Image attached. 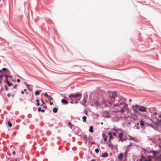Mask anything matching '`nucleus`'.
Instances as JSON below:
<instances>
[{"label":"nucleus","instance_id":"40","mask_svg":"<svg viewBox=\"0 0 161 161\" xmlns=\"http://www.w3.org/2000/svg\"><path fill=\"white\" fill-rule=\"evenodd\" d=\"M113 135H114V136H116V134L115 133H113Z\"/></svg>","mask_w":161,"mask_h":161},{"label":"nucleus","instance_id":"3","mask_svg":"<svg viewBox=\"0 0 161 161\" xmlns=\"http://www.w3.org/2000/svg\"><path fill=\"white\" fill-rule=\"evenodd\" d=\"M82 96V94L80 93H78L76 94H70L69 97L70 99L71 100H72V99L71 98V97H73L74 98L76 99L77 98H78L79 100H80L81 97V96Z\"/></svg>","mask_w":161,"mask_h":161},{"label":"nucleus","instance_id":"2","mask_svg":"<svg viewBox=\"0 0 161 161\" xmlns=\"http://www.w3.org/2000/svg\"><path fill=\"white\" fill-rule=\"evenodd\" d=\"M133 107L135 108L133 110L135 113H137L138 111L141 112H147L146 109L147 108L143 106H139L138 105H136L133 106Z\"/></svg>","mask_w":161,"mask_h":161},{"label":"nucleus","instance_id":"4","mask_svg":"<svg viewBox=\"0 0 161 161\" xmlns=\"http://www.w3.org/2000/svg\"><path fill=\"white\" fill-rule=\"evenodd\" d=\"M117 97L116 93L115 92H113L110 95V97L112 98L111 101L112 102L114 101V99Z\"/></svg>","mask_w":161,"mask_h":161},{"label":"nucleus","instance_id":"46","mask_svg":"<svg viewBox=\"0 0 161 161\" xmlns=\"http://www.w3.org/2000/svg\"><path fill=\"white\" fill-rule=\"evenodd\" d=\"M26 86H27L28 87H29V86L28 84H27Z\"/></svg>","mask_w":161,"mask_h":161},{"label":"nucleus","instance_id":"51","mask_svg":"<svg viewBox=\"0 0 161 161\" xmlns=\"http://www.w3.org/2000/svg\"><path fill=\"white\" fill-rule=\"evenodd\" d=\"M160 122H161V119L160 120Z\"/></svg>","mask_w":161,"mask_h":161},{"label":"nucleus","instance_id":"20","mask_svg":"<svg viewBox=\"0 0 161 161\" xmlns=\"http://www.w3.org/2000/svg\"><path fill=\"white\" fill-rule=\"evenodd\" d=\"M8 126L9 127H11L12 126V124L10 123V122L9 121H8Z\"/></svg>","mask_w":161,"mask_h":161},{"label":"nucleus","instance_id":"32","mask_svg":"<svg viewBox=\"0 0 161 161\" xmlns=\"http://www.w3.org/2000/svg\"><path fill=\"white\" fill-rule=\"evenodd\" d=\"M17 86V85H15L14 86H13V88L14 89H15L16 88V87Z\"/></svg>","mask_w":161,"mask_h":161},{"label":"nucleus","instance_id":"31","mask_svg":"<svg viewBox=\"0 0 161 161\" xmlns=\"http://www.w3.org/2000/svg\"><path fill=\"white\" fill-rule=\"evenodd\" d=\"M4 87H5V90H8V88L7 87V86H6V85H5V86H4Z\"/></svg>","mask_w":161,"mask_h":161},{"label":"nucleus","instance_id":"49","mask_svg":"<svg viewBox=\"0 0 161 161\" xmlns=\"http://www.w3.org/2000/svg\"><path fill=\"white\" fill-rule=\"evenodd\" d=\"M159 118H161V115H159Z\"/></svg>","mask_w":161,"mask_h":161},{"label":"nucleus","instance_id":"45","mask_svg":"<svg viewBox=\"0 0 161 161\" xmlns=\"http://www.w3.org/2000/svg\"><path fill=\"white\" fill-rule=\"evenodd\" d=\"M129 101L130 102H131V101H132V100L131 99H129Z\"/></svg>","mask_w":161,"mask_h":161},{"label":"nucleus","instance_id":"57","mask_svg":"<svg viewBox=\"0 0 161 161\" xmlns=\"http://www.w3.org/2000/svg\"><path fill=\"white\" fill-rule=\"evenodd\" d=\"M15 161H17L16 160Z\"/></svg>","mask_w":161,"mask_h":161},{"label":"nucleus","instance_id":"19","mask_svg":"<svg viewBox=\"0 0 161 161\" xmlns=\"http://www.w3.org/2000/svg\"><path fill=\"white\" fill-rule=\"evenodd\" d=\"M7 84L8 85V86H11V85H13V84L10 83L9 82V81H7Z\"/></svg>","mask_w":161,"mask_h":161},{"label":"nucleus","instance_id":"15","mask_svg":"<svg viewBox=\"0 0 161 161\" xmlns=\"http://www.w3.org/2000/svg\"><path fill=\"white\" fill-rule=\"evenodd\" d=\"M82 119L83 121L85 122L86 121V116H83L82 117Z\"/></svg>","mask_w":161,"mask_h":161},{"label":"nucleus","instance_id":"56","mask_svg":"<svg viewBox=\"0 0 161 161\" xmlns=\"http://www.w3.org/2000/svg\"><path fill=\"white\" fill-rule=\"evenodd\" d=\"M88 158H89V157H88Z\"/></svg>","mask_w":161,"mask_h":161},{"label":"nucleus","instance_id":"43","mask_svg":"<svg viewBox=\"0 0 161 161\" xmlns=\"http://www.w3.org/2000/svg\"><path fill=\"white\" fill-rule=\"evenodd\" d=\"M5 82H6L7 83V81H8V79H6V80H5Z\"/></svg>","mask_w":161,"mask_h":161},{"label":"nucleus","instance_id":"29","mask_svg":"<svg viewBox=\"0 0 161 161\" xmlns=\"http://www.w3.org/2000/svg\"><path fill=\"white\" fill-rule=\"evenodd\" d=\"M38 112H40L41 111V107H39L38 108Z\"/></svg>","mask_w":161,"mask_h":161},{"label":"nucleus","instance_id":"26","mask_svg":"<svg viewBox=\"0 0 161 161\" xmlns=\"http://www.w3.org/2000/svg\"><path fill=\"white\" fill-rule=\"evenodd\" d=\"M95 151L96 153H99V150L97 148V149H95Z\"/></svg>","mask_w":161,"mask_h":161},{"label":"nucleus","instance_id":"21","mask_svg":"<svg viewBox=\"0 0 161 161\" xmlns=\"http://www.w3.org/2000/svg\"><path fill=\"white\" fill-rule=\"evenodd\" d=\"M153 110V108H149V110L150 113H152Z\"/></svg>","mask_w":161,"mask_h":161},{"label":"nucleus","instance_id":"54","mask_svg":"<svg viewBox=\"0 0 161 161\" xmlns=\"http://www.w3.org/2000/svg\"><path fill=\"white\" fill-rule=\"evenodd\" d=\"M1 80H0V83H1Z\"/></svg>","mask_w":161,"mask_h":161},{"label":"nucleus","instance_id":"44","mask_svg":"<svg viewBox=\"0 0 161 161\" xmlns=\"http://www.w3.org/2000/svg\"><path fill=\"white\" fill-rule=\"evenodd\" d=\"M91 161H96V160L95 159H92Z\"/></svg>","mask_w":161,"mask_h":161},{"label":"nucleus","instance_id":"37","mask_svg":"<svg viewBox=\"0 0 161 161\" xmlns=\"http://www.w3.org/2000/svg\"><path fill=\"white\" fill-rule=\"evenodd\" d=\"M15 152L14 151H13V152H12V154L14 155H15Z\"/></svg>","mask_w":161,"mask_h":161},{"label":"nucleus","instance_id":"47","mask_svg":"<svg viewBox=\"0 0 161 161\" xmlns=\"http://www.w3.org/2000/svg\"><path fill=\"white\" fill-rule=\"evenodd\" d=\"M26 89H24V92H26Z\"/></svg>","mask_w":161,"mask_h":161},{"label":"nucleus","instance_id":"50","mask_svg":"<svg viewBox=\"0 0 161 161\" xmlns=\"http://www.w3.org/2000/svg\"><path fill=\"white\" fill-rule=\"evenodd\" d=\"M43 108H46V106H45H45H43Z\"/></svg>","mask_w":161,"mask_h":161},{"label":"nucleus","instance_id":"39","mask_svg":"<svg viewBox=\"0 0 161 161\" xmlns=\"http://www.w3.org/2000/svg\"><path fill=\"white\" fill-rule=\"evenodd\" d=\"M153 114L155 115H157V113L156 112H153Z\"/></svg>","mask_w":161,"mask_h":161},{"label":"nucleus","instance_id":"13","mask_svg":"<svg viewBox=\"0 0 161 161\" xmlns=\"http://www.w3.org/2000/svg\"><path fill=\"white\" fill-rule=\"evenodd\" d=\"M83 138L84 139V140L86 141H87V136L85 135H83Z\"/></svg>","mask_w":161,"mask_h":161},{"label":"nucleus","instance_id":"17","mask_svg":"<svg viewBox=\"0 0 161 161\" xmlns=\"http://www.w3.org/2000/svg\"><path fill=\"white\" fill-rule=\"evenodd\" d=\"M152 153H153V154L154 155V156L155 157V158H156V157L157 156L156 155V153L155 151H152Z\"/></svg>","mask_w":161,"mask_h":161},{"label":"nucleus","instance_id":"8","mask_svg":"<svg viewBox=\"0 0 161 161\" xmlns=\"http://www.w3.org/2000/svg\"><path fill=\"white\" fill-rule=\"evenodd\" d=\"M61 103L64 104H67L68 103L67 102L66 100L65 99H62L61 100Z\"/></svg>","mask_w":161,"mask_h":161},{"label":"nucleus","instance_id":"36","mask_svg":"<svg viewBox=\"0 0 161 161\" xmlns=\"http://www.w3.org/2000/svg\"><path fill=\"white\" fill-rule=\"evenodd\" d=\"M17 82L19 83V82H20V79H18L17 80Z\"/></svg>","mask_w":161,"mask_h":161},{"label":"nucleus","instance_id":"11","mask_svg":"<svg viewBox=\"0 0 161 161\" xmlns=\"http://www.w3.org/2000/svg\"><path fill=\"white\" fill-rule=\"evenodd\" d=\"M89 131L91 133H92L93 132V127L92 126H90Z\"/></svg>","mask_w":161,"mask_h":161},{"label":"nucleus","instance_id":"24","mask_svg":"<svg viewBox=\"0 0 161 161\" xmlns=\"http://www.w3.org/2000/svg\"><path fill=\"white\" fill-rule=\"evenodd\" d=\"M44 96H45L46 97H47V98L49 97V95L47 93H45Z\"/></svg>","mask_w":161,"mask_h":161},{"label":"nucleus","instance_id":"10","mask_svg":"<svg viewBox=\"0 0 161 161\" xmlns=\"http://www.w3.org/2000/svg\"><path fill=\"white\" fill-rule=\"evenodd\" d=\"M108 156V154L107 153H103L102 154V156L104 157H106Z\"/></svg>","mask_w":161,"mask_h":161},{"label":"nucleus","instance_id":"34","mask_svg":"<svg viewBox=\"0 0 161 161\" xmlns=\"http://www.w3.org/2000/svg\"><path fill=\"white\" fill-rule=\"evenodd\" d=\"M5 77L6 79H8V75H5Z\"/></svg>","mask_w":161,"mask_h":161},{"label":"nucleus","instance_id":"41","mask_svg":"<svg viewBox=\"0 0 161 161\" xmlns=\"http://www.w3.org/2000/svg\"><path fill=\"white\" fill-rule=\"evenodd\" d=\"M24 93V91H22L21 92V93L22 94H23Z\"/></svg>","mask_w":161,"mask_h":161},{"label":"nucleus","instance_id":"23","mask_svg":"<svg viewBox=\"0 0 161 161\" xmlns=\"http://www.w3.org/2000/svg\"><path fill=\"white\" fill-rule=\"evenodd\" d=\"M14 94H12V95H11L10 93H8L7 94V96L8 97H9L10 96H12V97H14Z\"/></svg>","mask_w":161,"mask_h":161},{"label":"nucleus","instance_id":"35","mask_svg":"<svg viewBox=\"0 0 161 161\" xmlns=\"http://www.w3.org/2000/svg\"><path fill=\"white\" fill-rule=\"evenodd\" d=\"M108 103L109 104L111 105L112 104V102H109V101H108Z\"/></svg>","mask_w":161,"mask_h":161},{"label":"nucleus","instance_id":"25","mask_svg":"<svg viewBox=\"0 0 161 161\" xmlns=\"http://www.w3.org/2000/svg\"><path fill=\"white\" fill-rule=\"evenodd\" d=\"M41 100L42 101V104H41V106H43V104H45V103L42 100V99H41Z\"/></svg>","mask_w":161,"mask_h":161},{"label":"nucleus","instance_id":"14","mask_svg":"<svg viewBox=\"0 0 161 161\" xmlns=\"http://www.w3.org/2000/svg\"><path fill=\"white\" fill-rule=\"evenodd\" d=\"M58 111V109L56 108H54L53 109V111L54 113H56Z\"/></svg>","mask_w":161,"mask_h":161},{"label":"nucleus","instance_id":"38","mask_svg":"<svg viewBox=\"0 0 161 161\" xmlns=\"http://www.w3.org/2000/svg\"><path fill=\"white\" fill-rule=\"evenodd\" d=\"M3 75H0V78L1 79H2V78H3Z\"/></svg>","mask_w":161,"mask_h":161},{"label":"nucleus","instance_id":"42","mask_svg":"<svg viewBox=\"0 0 161 161\" xmlns=\"http://www.w3.org/2000/svg\"><path fill=\"white\" fill-rule=\"evenodd\" d=\"M43 113L44 112L45 110L44 109H42L41 111Z\"/></svg>","mask_w":161,"mask_h":161},{"label":"nucleus","instance_id":"28","mask_svg":"<svg viewBox=\"0 0 161 161\" xmlns=\"http://www.w3.org/2000/svg\"><path fill=\"white\" fill-rule=\"evenodd\" d=\"M48 98L49 100L50 101L52 100L53 99V98L52 97H48Z\"/></svg>","mask_w":161,"mask_h":161},{"label":"nucleus","instance_id":"1","mask_svg":"<svg viewBox=\"0 0 161 161\" xmlns=\"http://www.w3.org/2000/svg\"><path fill=\"white\" fill-rule=\"evenodd\" d=\"M114 105L115 112H119L124 114L126 109L127 105L124 103H122L119 104H116Z\"/></svg>","mask_w":161,"mask_h":161},{"label":"nucleus","instance_id":"48","mask_svg":"<svg viewBox=\"0 0 161 161\" xmlns=\"http://www.w3.org/2000/svg\"><path fill=\"white\" fill-rule=\"evenodd\" d=\"M105 135V134L103 133V136H104Z\"/></svg>","mask_w":161,"mask_h":161},{"label":"nucleus","instance_id":"55","mask_svg":"<svg viewBox=\"0 0 161 161\" xmlns=\"http://www.w3.org/2000/svg\"><path fill=\"white\" fill-rule=\"evenodd\" d=\"M26 93L27 94V92H26Z\"/></svg>","mask_w":161,"mask_h":161},{"label":"nucleus","instance_id":"33","mask_svg":"<svg viewBox=\"0 0 161 161\" xmlns=\"http://www.w3.org/2000/svg\"><path fill=\"white\" fill-rule=\"evenodd\" d=\"M107 138H104L103 140L105 142H106L107 141Z\"/></svg>","mask_w":161,"mask_h":161},{"label":"nucleus","instance_id":"30","mask_svg":"<svg viewBox=\"0 0 161 161\" xmlns=\"http://www.w3.org/2000/svg\"><path fill=\"white\" fill-rule=\"evenodd\" d=\"M2 70L3 71H5L6 70V69L5 68H3L2 69Z\"/></svg>","mask_w":161,"mask_h":161},{"label":"nucleus","instance_id":"16","mask_svg":"<svg viewBox=\"0 0 161 161\" xmlns=\"http://www.w3.org/2000/svg\"><path fill=\"white\" fill-rule=\"evenodd\" d=\"M40 92L38 90L36 91L35 92V94L36 95H39L40 94Z\"/></svg>","mask_w":161,"mask_h":161},{"label":"nucleus","instance_id":"53","mask_svg":"<svg viewBox=\"0 0 161 161\" xmlns=\"http://www.w3.org/2000/svg\"><path fill=\"white\" fill-rule=\"evenodd\" d=\"M139 123H138L137 124V125H139Z\"/></svg>","mask_w":161,"mask_h":161},{"label":"nucleus","instance_id":"9","mask_svg":"<svg viewBox=\"0 0 161 161\" xmlns=\"http://www.w3.org/2000/svg\"><path fill=\"white\" fill-rule=\"evenodd\" d=\"M108 134L109 135V139L108 140L109 142H110V141L111 139H113V137L112 136V133L111 132H109L108 133Z\"/></svg>","mask_w":161,"mask_h":161},{"label":"nucleus","instance_id":"18","mask_svg":"<svg viewBox=\"0 0 161 161\" xmlns=\"http://www.w3.org/2000/svg\"><path fill=\"white\" fill-rule=\"evenodd\" d=\"M39 100L38 99H37L36 100V102H37L36 105L37 106H39L40 105V104L39 103Z\"/></svg>","mask_w":161,"mask_h":161},{"label":"nucleus","instance_id":"12","mask_svg":"<svg viewBox=\"0 0 161 161\" xmlns=\"http://www.w3.org/2000/svg\"><path fill=\"white\" fill-rule=\"evenodd\" d=\"M140 122L141 126H144L145 125L144 122L142 120H141Z\"/></svg>","mask_w":161,"mask_h":161},{"label":"nucleus","instance_id":"5","mask_svg":"<svg viewBox=\"0 0 161 161\" xmlns=\"http://www.w3.org/2000/svg\"><path fill=\"white\" fill-rule=\"evenodd\" d=\"M119 141L123 142L124 140L122 139L123 136V133H120L119 136Z\"/></svg>","mask_w":161,"mask_h":161},{"label":"nucleus","instance_id":"6","mask_svg":"<svg viewBox=\"0 0 161 161\" xmlns=\"http://www.w3.org/2000/svg\"><path fill=\"white\" fill-rule=\"evenodd\" d=\"M156 161H161V154H160L159 156L156 157Z\"/></svg>","mask_w":161,"mask_h":161},{"label":"nucleus","instance_id":"27","mask_svg":"<svg viewBox=\"0 0 161 161\" xmlns=\"http://www.w3.org/2000/svg\"><path fill=\"white\" fill-rule=\"evenodd\" d=\"M3 89L2 86L0 84V92L2 91Z\"/></svg>","mask_w":161,"mask_h":161},{"label":"nucleus","instance_id":"52","mask_svg":"<svg viewBox=\"0 0 161 161\" xmlns=\"http://www.w3.org/2000/svg\"><path fill=\"white\" fill-rule=\"evenodd\" d=\"M103 124V122H102V123H101V124Z\"/></svg>","mask_w":161,"mask_h":161},{"label":"nucleus","instance_id":"7","mask_svg":"<svg viewBox=\"0 0 161 161\" xmlns=\"http://www.w3.org/2000/svg\"><path fill=\"white\" fill-rule=\"evenodd\" d=\"M123 154L122 153H120L118 156V158L120 160H122L123 159Z\"/></svg>","mask_w":161,"mask_h":161},{"label":"nucleus","instance_id":"22","mask_svg":"<svg viewBox=\"0 0 161 161\" xmlns=\"http://www.w3.org/2000/svg\"><path fill=\"white\" fill-rule=\"evenodd\" d=\"M68 125H70V127L71 128L72 126H74L73 125L71 124V122H69L68 123Z\"/></svg>","mask_w":161,"mask_h":161}]
</instances>
